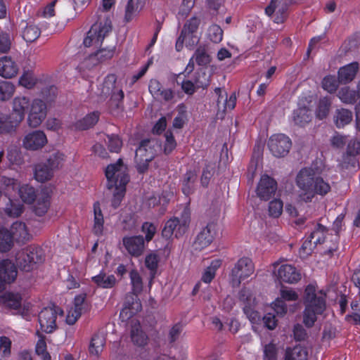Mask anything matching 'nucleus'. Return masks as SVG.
<instances>
[{
    "label": "nucleus",
    "instance_id": "obj_1",
    "mask_svg": "<svg viewBox=\"0 0 360 360\" xmlns=\"http://www.w3.org/2000/svg\"><path fill=\"white\" fill-rule=\"evenodd\" d=\"M297 186L301 191L302 200L311 202L317 195H325L330 191V186L321 176H316L312 168L302 169L296 177Z\"/></svg>",
    "mask_w": 360,
    "mask_h": 360
},
{
    "label": "nucleus",
    "instance_id": "obj_2",
    "mask_svg": "<svg viewBox=\"0 0 360 360\" xmlns=\"http://www.w3.org/2000/svg\"><path fill=\"white\" fill-rule=\"evenodd\" d=\"M326 295L322 291L316 292L313 285H308L304 290L303 304V323L311 328L317 321V316L323 314L326 309Z\"/></svg>",
    "mask_w": 360,
    "mask_h": 360
},
{
    "label": "nucleus",
    "instance_id": "obj_3",
    "mask_svg": "<svg viewBox=\"0 0 360 360\" xmlns=\"http://www.w3.org/2000/svg\"><path fill=\"white\" fill-rule=\"evenodd\" d=\"M105 176L108 181L106 187L108 190L113 188H125L129 181L127 174V167L124 165L122 159L116 163L109 165L105 169Z\"/></svg>",
    "mask_w": 360,
    "mask_h": 360
},
{
    "label": "nucleus",
    "instance_id": "obj_4",
    "mask_svg": "<svg viewBox=\"0 0 360 360\" xmlns=\"http://www.w3.org/2000/svg\"><path fill=\"white\" fill-rule=\"evenodd\" d=\"M64 160V155L60 152L50 155L45 162L37 164L34 167V177L37 181L44 182L51 179L53 172L58 169Z\"/></svg>",
    "mask_w": 360,
    "mask_h": 360
},
{
    "label": "nucleus",
    "instance_id": "obj_5",
    "mask_svg": "<svg viewBox=\"0 0 360 360\" xmlns=\"http://www.w3.org/2000/svg\"><path fill=\"white\" fill-rule=\"evenodd\" d=\"M17 266L22 271L32 270L37 264L42 263L44 256L39 248L27 247L17 252L15 256Z\"/></svg>",
    "mask_w": 360,
    "mask_h": 360
},
{
    "label": "nucleus",
    "instance_id": "obj_6",
    "mask_svg": "<svg viewBox=\"0 0 360 360\" xmlns=\"http://www.w3.org/2000/svg\"><path fill=\"white\" fill-rule=\"evenodd\" d=\"M153 142V140L149 139H143L136 150L134 161L137 172L140 174H143L148 170V163L155 156V151L152 144Z\"/></svg>",
    "mask_w": 360,
    "mask_h": 360
},
{
    "label": "nucleus",
    "instance_id": "obj_7",
    "mask_svg": "<svg viewBox=\"0 0 360 360\" xmlns=\"http://www.w3.org/2000/svg\"><path fill=\"white\" fill-rule=\"evenodd\" d=\"M190 212L187 210H184L181 217H173L169 219L165 224L162 231V236L165 239H169L173 234L176 238L182 236L187 230L190 224Z\"/></svg>",
    "mask_w": 360,
    "mask_h": 360
},
{
    "label": "nucleus",
    "instance_id": "obj_8",
    "mask_svg": "<svg viewBox=\"0 0 360 360\" xmlns=\"http://www.w3.org/2000/svg\"><path fill=\"white\" fill-rule=\"evenodd\" d=\"M255 265L250 257L240 258L231 269L229 279L233 287H238L241 281L253 274Z\"/></svg>",
    "mask_w": 360,
    "mask_h": 360
},
{
    "label": "nucleus",
    "instance_id": "obj_9",
    "mask_svg": "<svg viewBox=\"0 0 360 360\" xmlns=\"http://www.w3.org/2000/svg\"><path fill=\"white\" fill-rule=\"evenodd\" d=\"M58 315L63 316V311L55 304L44 308L39 314L38 320L40 328L46 333H51L57 329Z\"/></svg>",
    "mask_w": 360,
    "mask_h": 360
},
{
    "label": "nucleus",
    "instance_id": "obj_10",
    "mask_svg": "<svg viewBox=\"0 0 360 360\" xmlns=\"http://www.w3.org/2000/svg\"><path fill=\"white\" fill-rule=\"evenodd\" d=\"M112 30L111 20L107 18L103 22L94 23L84 39V45L89 47L93 44L98 45Z\"/></svg>",
    "mask_w": 360,
    "mask_h": 360
},
{
    "label": "nucleus",
    "instance_id": "obj_11",
    "mask_svg": "<svg viewBox=\"0 0 360 360\" xmlns=\"http://www.w3.org/2000/svg\"><path fill=\"white\" fill-rule=\"evenodd\" d=\"M292 143L290 138L285 134H275L270 137L268 147L271 153L276 157H284L291 148Z\"/></svg>",
    "mask_w": 360,
    "mask_h": 360
},
{
    "label": "nucleus",
    "instance_id": "obj_12",
    "mask_svg": "<svg viewBox=\"0 0 360 360\" xmlns=\"http://www.w3.org/2000/svg\"><path fill=\"white\" fill-rule=\"evenodd\" d=\"M214 92L217 95V115L220 118H223L227 110H233L236 104V96L233 93L228 98V94L220 87L214 89Z\"/></svg>",
    "mask_w": 360,
    "mask_h": 360
},
{
    "label": "nucleus",
    "instance_id": "obj_13",
    "mask_svg": "<svg viewBox=\"0 0 360 360\" xmlns=\"http://www.w3.org/2000/svg\"><path fill=\"white\" fill-rule=\"evenodd\" d=\"M46 116V105L40 99H34L32 104L27 122L31 127H37L44 120Z\"/></svg>",
    "mask_w": 360,
    "mask_h": 360
},
{
    "label": "nucleus",
    "instance_id": "obj_14",
    "mask_svg": "<svg viewBox=\"0 0 360 360\" xmlns=\"http://www.w3.org/2000/svg\"><path fill=\"white\" fill-rule=\"evenodd\" d=\"M216 227L215 223L210 222L202 228L193 243L195 250H201L212 243L217 234Z\"/></svg>",
    "mask_w": 360,
    "mask_h": 360
},
{
    "label": "nucleus",
    "instance_id": "obj_15",
    "mask_svg": "<svg viewBox=\"0 0 360 360\" xmlns=\"http://www.w3.org/2000/svg\"><path fill=\"white\" fill-rule=\"evenodd\" d=\"M277 190V182L269 176H262L257 187V195L262 200H269Z\"/></svg>",
    "mask_w": 360,
    "mask_h": 360
},
{
    "label": "nucleus",
    "instance_id": "obj_16",
    "mask_svg": "<svg viewBox=\"0 0 360 360\" xmlns=\"http://www.w3.org/2000/svg\"><path fill=\"white\" fill-rule=\"evenodd\" d=\"M290 5V0H271L269 5L266 8L265 13L269 16L276 13V17L274 21L277 23L283 22Z\"/></svg>",
    "mask_w": 360,
    "mask_h": 360
},
{
    "label": "nucleus",
    "instance_id": "obj_17",
    "mask_svg": "<svg viewBox=\"0 0 360 360\" xmlns=\"http://www.w3.org/2000/svg\"><path fill=\"white\" fill-rule=\"evenodd\" d=\"M123 245L132 257L141 256L145 249V240L142 236H125L122 238Z\"/></svg>",
    "mask_w": 360,
    "mask_h": 360
},
{
    "label": "nucleus",
    "instance_id": "obj_18",
    "mask_svg": "<svg viewBox=\"0 0 360 360\" xmlns=\"http://www.w3.org/2000/svg\"><path fill=\"white\" fill-rule=\"evenodd\" d=\"M15 266L8 259L0 262V292L4 290L6 283L13 282L17 276Z\"/></svg>",
    "mask_w": 360,
    "mask_h": 360
},
{
    "label": "nucleus",
    "instance_id": "obj_19",
    "mask_svg": "<svg viewBox=\"0 0 360 360\" xmlns=\"http://www.w3.org/2000/svg\"><path fill=\"white\" fill-rule=\"evenodd\" d=\"M46 142L45 134L37 130L28 133L23 139L22 145L26 149L37 150L41 148Z\"/></svg>",
    "mask_w": 360,
    "mask_h": 360
},
{
    "label": "nucleus",
    "instance_id": "obj_20",
    "mask_svg": "<svg viewBox=\"0 0 360 360\" xmlns=\"http://www.w3.org/2000/svg\"><path fill=\"white\" fill-rule=\"evenodd\" d=\"M278 278L285 283H296L301 279V274L294 266L281 265L278 269Z\"/></svg>",
    "mask_w": 360,
    "mask_h": 360
},
{
    "label": "nucleus",
    "instance_id": "obj_21",
    "mask_svg": "<svg viewBox=\"0 0 360 360\" xmlns=\"http://www.w3.org/2000/svg\"><path fill=\"white\" fill-rule=\"evenodd\" d=\"M117 77L115 75H108L104 79L103 82L101 84L98 88L95 94L98 97V101H103L111 94V93L115 89Z\"/></svg>",
    "mask_w": 360,
    "mask_h": 360
},
{
    "label": "nucleus",
    "instance_id": "obj_22",
    "mask_svg": "<svg viewBox=\"0 0 360 360\" xmlns=\"http://www.w3.org/2000/svg\"><path fill=\"white\" fill-rule=\"evenodd\" d=\"M30 106V99L25 96H17L13 101V110L10 114L19 124L23 120L25 111Z\"/></svg>",
    "mask_w": 360,
    "mask_h": 360
},
{
    "label": "nucleus",
    "instance_id": "obj_23",
    "mask_svg": "<svg viewBox=\"0 0 360 360\" xmlns=\"http://www.w3.org/2000/svg\"><path fill=\"white\" fill-rule=\"evenodd\" d=\"M18 65L8 56L0 58V75L4 78H12L18 72Z\"/></svg>",
    "mask_w": 360,
    "mask_h": 360
},
{
    "label": "nucleus",
    "instance_id": "obj_24",
    "mask_svg": "<svg viewBox=\"0 0 360 360\" xmlns=\"http://www.w3.org/2000/svg\"><path fill=\"white\" fill-rule=\"evenodd\" d=\"M359 70V63L353 62L340 68L338 81L342 84H347L353 80Z\"/></svg>",
    "mask_w": 360,
    "mask_h": 360
},
{
    "label": "nucleus",
    "instance_id": "obj_25",
    "mask_svg": "<svg viewBox=\"0 0 360 360\" xmlns=\"http://www.w3.org/2000/svg\"><path fill=\"white\" fill-rule=\"evenodd\" d=\"M139 294H135L134 292H130L127 294L124 302V308L121 311V315L124 313V311L128 309L129 311V316H132L140 311L142 309L140 300L138 298Z\"/></svg>",
    "mask_w": 360,
    "mask_h": 360
},
{
    "label": "nucleus",
    "instance_id": "obj_26",
    "mask_svg": "<svg viewBox=\"0 0 360 360\" xmlns=\"http://www.w3.org/2000/svg\"><path fill=\"white\" fill-rule=\"evenodd\" d=\"M197 174L193 171H188L181 179V190L184 194L188 196L194 193L196 188Z\"/></svg>",
    "mask_w": 360,
    "mask_h": 360
},
{
    "label": "nucleus",
    "instance_id": "obj_27",
    "mask_svg": "<svg viewBox=\"0 0 360 360\" xmlns=\"http://www.w3.org/2000/svg\"><path fill=\"white\" fill-rule=\"evenodd\" d=\"M110 95L111 97L108 101V105L111 112L118 114L120 112L123 111V99L124 97L123 91L116 87Z\"/></svg>",
    "mask_w": 360,
    "mask_h": 360
},
{
    "label": "nucleus",
    "instance_id": "obj_28",
    "mask_svg": "<svg viewBox=\"0 0 360 360\" xmlns=\"http://www.w3.org/2000/svg\"><path fill=\"white\" fill-rule=\"evenodd\" d=\"M8 231L12 240H15L18 242H24L29 240V233L25 223L21 221L13 223L11 230Z\"/></svg>",
    "mask_w": 360,
    "mask_h": 360
},
{
    "label": "nucleus",
    "instance_id": "obj_29",
    "mask_svg": "<svg viewBox=\"0 0 360 360\" xmlns=\"http://www.w3.org/2000/svg\"><path fill=\"white\" fill-rule=\"evenodd\" d=\"M312 111L307 108H299L293 111L292 119L295 124L303 127L311 122Z\"/></svg>",
    "mask_w": 360,
    "mask_h": 360
},
{
    "label": "nucleus",
    "instance_id": "obj_30",
    "mask_svg": "<svg viewBox=\"0 0 360 360\" xmlns=\"http://www.w3.org/2000/svg\"><path fill=\"white\" fill-rule=\"evenodd\" d=\"M20 124L10 115H0V134H11Z\"/></svg>",
    "mask_w": 360,
    "mask_h": 360
},
{
    "label": "nucleus",
    "instance_id": "obj_31",
    "mask_svg": "<svg viewBox=\"0 0 360 360\" xmlns=\"http://www.w3.org/2000/svg\"><path fill=\"white\" fill-rule=\"evenodd\" d=\"M99 115L97 112L88 114L83 119L78 120L70 127L72 129L86 130L92 127L98 120Z\"/></svg>",
    "mask_w": 360,
    "mask_h": 360
},
{
    "label": "nucleus",
    "instance_id": "obj_32",
    "mask_svg": "<svg viewBox=\"0 0 360 360\" xmlns=\"http://www.w3.org/2000/svg\"><path fill=\"white\" fill-rule=\"evenodd\" d=\"M22 297L19 293L6 292L0 295V303L13 309H18L21 307Z\"/></svg>",
    "mask_w": 360,
    "mask_h": 360
},
{
    "label": "nucleus",
    "instance_id": "obj_33",
    "mask_svg": "<svg viewBox=\"0 0 360 360\" xmlns=\"http://www.w3.org/2000/svg\"><path fill=\"white\" fill-rule=\"evenodd\" d=\"M92 281L99 288H111L115 285L117 279L114 275H107L105 272H101L92 277Z\"/></svg>",
    "mask_w": 360,
    "mask_h": 360
},
{
    "label": "nucleus",
    "instance_id": "obj_34",
    "mask_svg": "<svg viewBox=\"0 0 360 360\" xmlns=\"http://www.w3.org/2000/svg\"><path fill=\"white\" fill-rule=\"evenodd\" d=\"M198 41L199 38L195 34H190L186 32L184 37H182L181 33L176 42V50L177 51H180L183 48L184 44H185L187 48L191 50L198 43Z\"/></svg>",
    "mask_w": 360,
    "mask_h": 360
},
{
    "label": "nucleus",
    "instance_id": "obj_35",
    "mask_svg": "<svg viewBox=\"0 0 360 360\" xmlns=\"http://www.w3.org/2000/svg\"><path fill=\"white\" fill-rule=\"evenodd\" d=\"M143 4L144 3H143L141 0H138L136 4L133 0H128L125 8L124 20L127 22L132 20V19L142 10Z\"/></svg>",
    "mask_w": 360,
    "mask_h": 360
},
{
    "label": "nucleus",
    "instance_id": "obj_36",
    "mask_svg": "<svg viewBox=\"0 0 360 360\" xmlns=\"http://www.w3.org/2000/svg\"><path fill=\"white\" fill-rule=\"evenodd\" d=\"M307 356L308 352L307 349L298 345L292 349H287L285 360H307Z\"/></svg>",
    "mask_w": 360,
    "mask_h": 360
},
{
    "label": "nucleus",
    "instance_id": "obj_37",
    "mask_svg": "<svg viewBox=\"0 0 360 360\" xmlns=\"http://www.w3.org/2000/svg\"><path fill=\"white\" fill-rule=\"evenodd\" d=\"M352 112L345 108L338 109L334 116V121L337 127H344L352 120Z\"/></svg>",
    "mask_w": 360,
    "mask_h": 360
},
{
    "label": "nucleus",
    "instance_id": "obj_38",
    "mask_svg": "<svg viewBox=\"0 0 360 360\" xmlns=\"http://www.w3.org/2000/svg\"><path fill=\"white\" fill-rule=\"evenodd\" d=\"M94 224L93 227V231L96 235H101L103 230V216L100 208V205L98 202L94 204Z\"/></svg>",
    "mask_w": 360,
    "mask_h": 360
},
{
    "label": "nucleus",
    "instance_id": "obj_39",
    "mask_svg": "<svg viewBox=\"0 0 360 360\" xmlns=\"http://www.w3.org/2000/svg\"><path fill=\"white\" fill-rule=\"evenodd\" d=\"M18 193L22 200L28 204L32 203L37 198L34 188L28 184L20 186Z\"/></svg>",
    "mask_w": 360,
    "mask_h": 360
},
{
    "label": "nucleus",
    "instance_id": "obj_40",
    "mask_svg": "<svg viewBox=\"0 0 360 360\" xmlns=\"http://www.w3.org/2000/svg\"><path fill=\"white\" fill-rule=\"evenodd\" d=\"M36 335L38 336L39 340L36 344L35 352L36 354L41 356L43 360H51V355L46 351V343L45 341V336L41 334L39 330L37 331Z\"/></svg>",
    "mask_w": 360,
    "mask_h": 360
},
{
    "label": "nucleus",
    "instance_id": "obj_41",
    "mask_svg": "<svg viewBox=\"0 0 360 360\" xmlns=\"http://www.w3.org/2000/svg\"><path fill=\"white\" fill-rule=\"evenodd\" d=\"M41 31L39 28L34 25H27L22 32V38L29 43L37 40L40 36Z\"/></svg>",
    "mask_w": 360,
    "mask_h": 360
},
{
    "label": "nucleus",
    "instance_id": "obj_42",
    "mask_svg": "<svg viewBox=\"0 0 360 360\" xmlns=\"http://www.w3.org/2000/svg\"><path fill=\"white\" fill-rule=\"evenodd\" d=\"M105 345V339L98 335H94L90 342L89 351L94 356H98L103 351Z\"/></svg>",
    "mask_w": 360,
    "mask_h": 360
},
{
    "label": "nucleus",
    "instance_id": "obj_43",
    "mask_svg": "<svg viewBox=\"0 0 360 360\" xmlns=\"http://www.w3.org/2000/svg\"><path fill=\"white\" fill-rule=\"evenodd\" d=\"M131 341L137 346H143L146 344L147 337L141 329L139 325L132 326L131 330Z\"/></svg>",
    "mask_w": 360,
    "mask_h": 360
},
{
    "label": "nucleus",
    "instance_id": "obj_44",
    "mask_svg": "<svg viewBox=\"0 0 360 360\" xmlns=\"http://www.w3.org/2000/svg\"><path fill=\"white\" fill-rule=\"evenodd\" d=\"M159 262L160 257L155 252L148 254L145 258V264L150 270L151 278H153L157 273Z\"/></svg>",
    "mask_w": 360,
    "mask_h": 360
},
{
    "label": "nucleus",
    "instance_id": "obj_45",
    "mask_svg": "<svg viewBox=\"0 0 360 360\" xmlns=\"http://www.w3.org/2000/svg\"><path fill=\"white\" fill-rule=\"evenodd\" d=\"M23 210V205L17 200L8 199V202L5 207L6 214L12 217H19Z\"/></svg>",
    "mask_w": 360,
    "mask_h": 360
},
{
    "label": "nucleus",
    "instance_id": "obj_46",
    "mask_svg": "<svg viewBox=\"0 0 360 360\" xmlns=\"http://www.w3.org/2000/svg\"><path fill=\"white\" fill-rule=\"evenodd\" d=\"M15 91V86L8 81H0V101L10 99Z\"/></svg>",
    "mask_w": 360,
    "mask_h": 360
},
{
    "label": "nucleus",
    "instance_id": "obj_47",
    "mask_svg": "<svg viewBox=\"0 0 360 360\" xmlns=\"http://www.w3.org/2000/svg\"><path fill=\"white\" fill-rule=\"evenodd\" d=\"M194 82L197 89H206L210 84V75L200 70L195 73Z\"/></svg>",
    "mask_w": 360,
    "mask_h": 360
},
{
    "label": "nucleus",
    "instance_id": "obj_48",
    "mask_svg": "<svg viewBox=\"0 0 360 360\" xmlns=\"http://www.w3.org/2000/svg\"><path fill=\"white\" fill-rule=\"evenodd\" d=\"M131 285V292L135 294H140L143 290V281L139 272L134 269L129 273Z\"/></svg>",
    "mask_w": 360,
    "mask_h": 360
},
{
    "label": "nucleus",
    "instance_id": "obj_49",
    "mask_svg": "<svg viewBox=\"0 0 360 360\" xmlns=\"http://www.w3.org/2000/svg\"><path fill=\"white\" fill-rule=\"evenodd\" d=\"M13 244V240L9 231L5 229H0V252L8 251Z\"/></svg>",
    "mask_w": 360,
    "mask_h": 360
},
{
    "label": "nucleus",
    "instance_id": "obj_50",
    "mask_svg": "<svg viewBox=\"0 0 360 360\" xmlns=\"http://www.w3.org/2000/svg\"><path fill=\"white\" fill-rule=\"evenodd\" d=\"M338 96L343 103L352 104L356 101V91L345 86L338 91Z\"/></svg>",
    "mask_w": 360,
    "mask_h": 360
},
{
    "label": "nucleus",
    "instance_id": "obj_51",
    "mask_svg": "<svg viewBox=\"0 0 360 360\" xmlns=\"http://www.w3.org/2000/svg\"><path fill=\"white\" fill-rule=\"evenodd\" d=\"M327 231L326 226L321 224H317L314 230L311 233L309 238L314 240V243L316 246L317 244H322L325 240V233Z\"/></svg>",
    "mask_w": 360,
    "mask_h": 360
},
{
    "label": "nucleus",
    "instance_id": "obj_52",
    "mask_svg": "<svg viewBox=\"0 0 360 360\" xmlns=\"http://www.w3.org/2000/svg\"><path fill=\"white\" fill-rule=\"evenodd\" d=\"M193 57L198 65H206L210 62V56L204 46H199L195 51Z\"/></svg>",
    "mask_w": 360,
    "mask_h": 360
},
{
    "label": "nucleus",
    "instance_id": "obj_53",
    "mask_svg": "<svg viewBox=\"0 0 360 360\" xmlns=\"http://www.w3.org/2000/svg\"><path fill=\"white\" fill-rule=\"evenodd\" d=\"M239 300L243 302L244 306H255V297L253 296L251 290L248 288H242L238 293Z\"/></svg>",
    "mask_w": 360,
    "mask_h": 360
},
{
    "label": "nucleus",
    "instance_id": "obj_54",
    "mask_svg": "<svg viewBox=\"0 0 360 360\" xmlns=\"http://www.w3.org/2000/svg\"><path fill=\"white\" fill-rule=\"evenodd\" d=\"M49 207V196L44 195L41 198L38 199L37 204L34 206L33 211L37 215L43 216L47 212Z\"/></svg>",
    "mask_w": 360,
    "mask_h": 360
},
{
    "label": "nucleus",
    "instance_id": "obj_55",
    "mask_svg": "<svg viewBox=\"0 0 360 360\" xmlns=\"http://www.w3.org/2000/svg\"><path fill=\"white\" fill-rule=\"evenodd\" d=\"M200 23V19L197 17H193L187 20L181 30V37H184L186 32L188 33L195 34Z\"/></svg>",
    "mask_w": 360,
    "mask_h": 360
},
{
    "label": "nucleus",
    "instance_id": "obj_56",
    "mask_svg": "<svg viewBox=\"0 0 360 360\" xmlns=\"http://www.w3.org/2000/svg\"><path fill=\"white\" fill-rule=\"evenodd\" d=\"M330 102L326 98L321 99L316 110V116L319 120H323L328 115Z\"/></svg>",
    "mask_w": 360,
    "mask_h": 360
},
{
    "label": "nucleus",
    "instance_id": "obj_57",
    "mask_svg": "<svg viewBox=\"0 0 360 360\" xmlns=\"http://www.w3.org/2000/svg\"><path fill=\"white\" fill-rule=\"evenodd\" d=\"M107 139L108 140L105 141L108 143L109 150L112 153H119L122 146V142L119 136L112 134L108 135Z\"/></svg>",
    "mask_w": 360,
    "mask_h": 360
},
{
    "label": "nucleus",
    "instance_id": "obj_58",
    "mask_svg": "<svg viewBox=\"0 0 360 360\" xmlns=\"http://www.w3.org/2000/svg\"><path fill=\"white\" fill-rule=\"evenodd\" d=\"M283 204L279 199L271 200L269 205V215L272 217H278L283 212Z\"/></svg>",
    "mask_w": 360,
    "mask_h": 360
},
{
    "label": "nucleus",
    "instance_id": "obj_59",
    "mask_svg": "<svg viewBox=\"0 0 360 360\" xmlns=\"http://www.w3.org/2000/svg\"><path fill=\"white\" fill-rule=\"evenodd\" d=\"M210 39L214 43H219L223 38V30L217 25H212L209 28Z\"/></svg>",
    "mask_w": 360,
    "mask_h": 360
},
{
    "label": "nucleus",
    "instance_id": "obj_60",
    "mask_svg": "<svg viewBox=\"0 0 360 360\" xmlns=\"http://www.w3.org/2000/svg\"><path fill=\"white\" fill-rule=\"evenodd\" d=\"M338 82H338L335 77L327 76L322 82V86L328 92L332 94L337 90Z\"/></svg>",
    "mask_w": 360,
    "mask_h": 360
},
{
    "label": "nucleus",
    "instance_id": "obj_61",
    "mask_svg": "<svg viewBox=\"0 0 360 360\" xmlns=\"http://www.w3.org/2000/svg\"><path fill=\"white\" fill-rule=\"evenodd\" d=\"M316 247L312 240L309 237L305 240L299 250L300 256L302 258L307 257L310 255Z\"/></svg>",
    "mask_w": 360,
    "mask_h": 360
},
{
    "label": "nucleus",
    "instance_id": "obj_62",
    "mask_svg": "<svg viewBox=\"0 0 360 360\" xmlns=\"http://www.w3.org/2000/svg\"><path fill=\"white\" fill-rule=\"evenodd\" d=\"M141 231L145 233V239L147 242L150 241L157 231V228L153 223L150 222H144L141 226Z\"/></svg>",
    "mask_w": 360,
    "mask_h": 360
},
{
    "label": "nucleus",
    "instance_id": "obj_63",
    "mask_svg": "<svg viewBox=\"0 0 360 360\" xmlns=\"http://www.w3.org/2000/svg\"><path fill=\"white\" fill-rule=\"evenodd\" d=\"M11 46V38L8 33L2 32L0 34V53H7Z\"/></svg>",
    "mask_w": 360,
    "mask_h": 360
},
{
    "label": "nucleus",
    "instance_id": "obj_64",
    "mask_svg": "<svg viewBox=\"0 0 360 360\" xmlns=\"http://www.w3.org/2000/svg\"><path fill=\"white\" fill-rule=\"evenodd\" d=\"M165 144L164 151L166 154H169L176 146V143L172 133L167 131L165 134Z\"/></svg>",
    "mask_w": 360,
    "mask_h": 360
}]
</instances>
